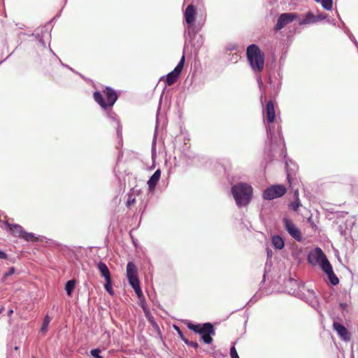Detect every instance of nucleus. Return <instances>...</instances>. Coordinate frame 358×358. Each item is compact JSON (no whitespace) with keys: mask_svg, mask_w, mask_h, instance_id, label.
<instances>
[{"mask_svg":"<svg viewBox=\"0 0 358 358\" xmlns=\"http://www.w3.org/2000/svg\"><path fill=\"white\" fill-rule=\"evenodd\" d=\"M316 2L319 3L321 1V0H315Z\"/></svg>","mask_w":358,"mask_h":358,"instance_id":"nucleus-38","label":"nucleus"},{"mask_svg":"<svg viewBox=\"0 0 358 358\" xmlns=\"http://www.w3.org/2000/svg\"><path fill=\"white\" fill-rule=\"evenodd\" d=\"M7 227L9 229L10 231L12 234L16 237L21 238L23 233H24V229L23 227L17 224H10L8 222H6Z\"/></svg>","mask_w":358,"mask_h":358,"instance_id":"nucleus-15","label":"nucleus"},{"mask_svg":"<svg viewBox=\"0 0 358 358\" xmlns=\"http://www.w3.org/2000/svg\"><path fill=\"white\" fill-rule=\"evenodd\" d=\"M302 206L300 199H294L289 204V208L294 212L298 211L299 207Z\"/></svg>","mask_w":358,"mask_h":358,"instance_id":"nucleus-22","label":"nucleus"},{"mask_svg":"<svg viewBox=\"0 0 358 358\" xmlns=\"http://www.w3.org/2000/svg\"><path fill=\"white\" fill-rule=\"evenodd\" d=\"M187 327L194 332L200 334L201 340L205 344H210L213 342L212 336L215 335V332L214 327L211 323L206 322L203 324H194L189 322L187 324Z\"/></svg>","mask_w":358,"mask_h":358,"instance_id":"nucleus-3","label":"nucleus"},{"mask_svg":"<svg viewBox=\"0 0 358 358\" xmlns=\"http://www.w3.org/2000/svg\"><path fill=\"white\" fill-rule=\"evenodd\" d=\"M184 342L189 346L194 348V349H197L199 348V344L196 342L189 341L187 339H184Z\"/></svg>","mask_w":358,"mask_h":358,"instance_id":"nucleus-30","label":"nucleus"},{"mask_svg":"<svg viewBox=\"0 0 358 358\" xmlns=\"http://www.w3.org/2000/svg\"><path fill=\"white\" fill-rule=\"evenodd\" d=\"M105 289L106 291L110 294L113 295L114 292L113 289V284H112V279L106 280V283L104 285Z\"/></svg>","mask_w":358,"mask_h":358,"instance_id":"nucleus-24","label":"nucleus"},{"mask_svg":"<svg viewBox=\"0 0 358 358\" xmlns=\"http://www.w3.org/2000/svg\"><path fill=\"white\" fill-rule=\"evenodd\" d=\"M326 255L320 248H316L313 251L310 252L308 255V261L313 266L320 265Z\"/></svg>","mask_w":358,"mask_h":358,"instance_id":"nucleus-10","label":"nucleus"},{"mask_svg":"<svg viewBox=\"0 0 358 358\" xmlns=\"http://www.w3.org/2000/svg\"><path fill=\"white\" fill-rule=\"evenodd\" d=\"M13 313V310L12 309H10L8 312V317H10L12 315V314Z\"/></svg>","mask_w":358,"mask_h":358,"instance_id":"nucleus-36","label":"nucleus"},{"mask_svg":"<svg viewBox=\"0 0 358 358\" xmlns=\"http://www.w3.org/2000/svg\"><path fill=\"white\" fill-rule=\"evenodd\" d=\"M271 241H272V244H273V247L276 249L280 250L285 245L283 239L279 236H277V235L273 236L272 237Z\"/></svg>","mask_w":358,"mask_h":358,"instance_id":"nucleus-18","label":"nucleus"},{"mask_svg":"<svg viewBox=\"0 0 358 358\" xmlns=\"http://www.w3.org/2000/svg\"><path fill=\"white\" fill-rule=\"evenodd\" d=\"M294 199H299V192L298 189H294Z\"/></svg>","mask_w":358,"mask_h":358,"instance_id":"nucleus-33","label":"nucleus"},{"mask_svg":"<svg viewBox=\"0 0 358 358\" xmlns=\"http://www.w3.org/2000/svg\"><path fill=\"white\" fill-rule=\"evenodd\" d=\"M320 266L325 273H329L333 270L331 264H330L327 257H325V258L320 263Z\"/></svg>","mask_w":358,"mask_h":358,"instance_id":"nucleus-19","label":"nucleus"},{"mask_svg":"<svg viewBox=\"0 0 358 358\" xmlns=\"http://www.w3.org/2000/svg\"><path fill=\"white\" fill-rule=\"evenodd\" d=\"M136 202V199L133 196L131 193H129L127 194V199L126 202L127 207L129 208L131 206L134 205Z\"/></svg>","mask_w":358,"mask_h":358,"instance_id":"nucleus-27","label":"nucleus"},{"mask_svg":"<svg viewBox=\"0 0 358 358\" xmlns=\"http://www.w3.org/2000/svg\"><path fill=\"white\" fill-rule=\"evenodd\" d=\"M282 222L286 231L296 241L301 242L303 239L302 234L300 229L293 223V222L287 217H284Z\"/></svg>","mask_w":358,"mask_h":358,"instance_id":"nucleus-8","label":"nucleus"},{"mask_svg":"<svg viewBox=\"0 0 358 358\" xmlns=\"http://www.w3.org/2000/svg\"><path fill=\"white\" fill-rule=\"evenodd\" d=\"M246 56L253 71L257 73L263 71L265 63V55L257 45L252 44L248 46Z\"/></svg>","mask_w":358,"mask_h":358,"instance_id":"nucleus-1","label":"nucleus"},{"mask_svg":"<svg viewBox=\"0 0 358 358\" xmlns=\"http://www.w3.org/2000/svg\"><path fill=\"white\" fill-rule=\"evenodd\" d=\"M287 188L283 185H274L267 187L263 192V198L266 200H273L284 196Z\"/></svg>","mask_w":358,"mask_h":358,"instance_id":"nucleus-6","label":"nucleus"},{"mask_svg":"<svg viewBox=\"0 0 358 358\" xmlns=\"http://www.w3.org/2000/svg\"><path fill=\"white\" fill-rule=\"evenodd\" d=\"M100 352L99 349H93L91 350L90 354L95 358H103L102 356L99 355Z\"/></svg>","mask_w":358,"mask_h":358,"instance_id":"nucleus-28","label":"nucleus"},{"mask_svg":"<svg viewBox=\"0 0 358 358\" xmlns=\"http://www.w3.org/2000/svg\"><path fill=\"white\" fill-rule=\"evenodd\" d=\"M174 328L178 331L181 339L184 341V339H186V338H185V336H184L183 334L182 333L181 330L180 329V328L176 325L174 326Z\"/></svg>","mask_w":358,"mask_h":358,"instance_id":"nucleus-32","label":"nucleus"},{"mask_svg":"<svg viewBox=\"0 0 358 358\" xmlns=\"http://www.w3.org/2000/svg\"><path fill=\"white\" fill-rule=\"evenodd\" d=\"M160 177L161 171L160 169H157L148 181V185L150 192H153L155 189L156 185L159 181Z\"/></svg>","mask_w":358,"mask_h":358,"instance_id":"nucleus-14","label":"nucleus"},{"mask_svg":"<svg viewBox=\"0 0 358 358\" xmlns=\"http://www.w3.org/2000/svg\"><path fill=\"white\" fill-rule=\"evenodd\" d=\"M230 356L231 358H240L234 346H232L230 349Z\"/></svg>","mask_w":358,"mask_h":358,"instance_id":"nucleus-29","label":"nucleus"},{"mask_svg":"<svg viewBox=\"0 0 358 358\" xmlns=\"http://www.w3.org/2000/svg\"><path fill=\"white\" fill-rule=\"evenodd\" d=\"M317 21V17L311 12H308L304 17L299 20V24L303 25L316 22Z\"/></svg>","mask_w":358,"mask_h":358,"instance_id":"nucleus-17","label":"nucleus"},{"mask_svg":"<svg viewBox=\"0 0 358 358\" xmlns=\"http://www.w3.org/2000/svg\"><path fill=\"white\" fill-rule=\"evenodd\" d=\"M15 350H18V347H15Z\"/></svg>","mask_w":358,"mask_h":358,"instance_id":"nucleus-39","label":"nucleus"},{"mask_svg":"<svg viewBox=\"0 0 358 358\" xmlns=\"http://www.w3.org/2000/svg\"><path fill=\"white\" fill-rule=\"evenodd\" d=\"M196 8L193 5H189L184 13L185 19L188 25H192L196 20Z\"/></svg>","mask_w":358,"mask_h":358,"instance_id":"nucleus-11","label":"nucleus"},{"mask_svg":"<svg viewBox=\"0 0 358 358\" xmlns=\"http://www.w3.org/2000/svg\"><path fill=\"white\" fill-rule=\"evenodd\" d=\"M3 309H4V308H3V307H2V308L0 309V313H1L3 312Z\"/></svg>","mask_w":358,"mask_h":358,"instance_id":"nucleus-37","label":"nucleus"},{"mask_svg":"<svg viewBox=\"0 0 358 358\" xmlns=\"http://www.w3.org/2000/svg\"><path fill=\"white\" fill-rule=\"evenodd\" d=\"M266 118L269 123H272L275 119V110L273 102L272 101H268L266 106Z\"/></svg>","mask_w":358,"mask_h":358,"instance_id":"nucleus-13","label":"nucleus"},{"mask_svg":"<svg viewBox=\"0 0 358 358\" xmlns=\"http://www.w3.org/2000/svg\"><path fill=\"white\" fill-rule=\"evenodd\" d=\"M50 322V317L48 315H46L43 320L42 327L41 331L43 333L46 332L48 329V327Z\"/></svg>","mask_w":358,"mask_h":358,"instance_id":"nucleus-26","label":"nucleus"},{"mask_svg":"<svg viewBox=\"0 0 358 358\" xmlns=\"http://www.w3.org/2000/svg\"><path fill=\"white\" fill-rule=\"evenodd\" d=\"M333 327L334 330L336 331L340 337L344 341H349L350 335L348 329L338 322H334Z\"/></svg>","mask_w":358,"mask_h":358,"instance_id":"nucleus-12","label":"nucleus"},{"mask_svg":"<svg viewBox=\"0 0 358 358\" xmlns=\"http://www.w3.org/2000/svg\"><path fill=\"white\" fill-rule=\"evenodd\" d=\"M33 358H35V357H33Z\"/></svg>","mask_w":358,"mask_h":358,"instance_id":"nucleus-40","label":"nucleus"},{"mask_svg":"<svg viewBox=\"0 0 358 358\" xmlns=\"http://www.w3.org/2000/svg\"><path fill=\"white\" fill-rule=\"evenodd\" d=\"M326 274L328 275L329 280L332 285H336L338 284L339 280L337 278L336 275L334 273L333 270L329 273H327Z\"/></svg>","mask_w":358,"mask_h":358,"instance_id":"nucleus-23","label":"nucleus"},{"mask_svg":"<svg viewBox=\"0 0 358 358\" xmlns=\"http://www.w3.org/2000/svg\"><path fill=\"white\" fill-rule=\"evenodd\" d=\"M231 193L238 207L247 206L252 196V187L243 182H239L231 187Z\"/></svg>","mask_w":358,"mask_h":358,"instance_id":"nucleus-2","label":"nucleus"},{"mask_svg":"<svg viewBox=\"0 0 358 358\" xmlns=\"http://www.w3.org/2000/svg\"><path fill=\"white\" fill-rule=\"evenodd\" d=\"M292 179L291 178L289 174H287V181L290 186L292 185Z\"/></svg>","mask_w":358,"mask_h":358,"instance_id":"nucleus-35","label":"nucleus"},{"mask_svg":"<svg viewBox=\"0 0 358 358\" xmlns=\"http://www.w3.org/2000/svg\"><path fill=\"white\" fill-rule=\"evenodd\" d=\"M76 281L74 280H69L65 285V290L69 296H71L74 289Z\"/></svg>","mask_w":358,"mask_h":358,"instance_id":"nucleus-20","label":"nucleus"},{"mask_svg":"<svg viewBox=\"0 0 358 358\" xmlns=\"http://www.w3.org/2000/svg\"><path fill=\"white\" fill-rule=\"evenodd\" d=\"M323 8L327 10H331L333 6V0H321Z\"/></svg>","mask_w":358,"mask_h":358,"instance_id":"nucleus-25","label":"nucleus"},{"mask_svg":"<svg viewBox=\"0 0 358 358\" xmlns=\"http://www.w3.org/2000/svg\"><path fill=\"white\" fill-rule=\"evenodd\" d=\"M15 271V268H14V267H11V268H9V270H8V272H6V273L4 274V275H3V280H5L8 276H10V275H11L14 274Z\"/></svg>","mask_w":358,"mask_h":358,"instance_id":"nucleus-31","label":"nucleus"},{"mask_svg":"<svg viewBox=\"0 0 358 358\" xmlns=\"http://www.w3.org/2000/svg\"><path fill=\"white\" fill-rule=\"evenodd\" d=\"M21 238H24L27 241H31V242L38 241L39 240V238L38 237L35 236V235L34 234L28 233V232H26L25 231H24V233H23Z\"/></svg>","mask_w":358,"mask_h":358,"instance_id":"nucleus-21","label":"nucleus"},{"mask_svg":"<svg viewBox=\"0 0 358 358\" xmlns=\"http://www.w3.org/2000/svg\"><path fill=\"white\" fill-rule=\"evenodd\" d=\"M97 268L101 276L104 278L105 280L111 278L110 271L107 265L104 262H99L97 264Z\"/></svg>","mask_w":358,"mask_h":358,"instance_id":"nucleus-16","label":"nucleus"},{"mask_svg":"<svg viewBox=\"0 0 358 358\" xmlns=\"http://www.w3.org/2000/svg\"><path fill=\"white\" fill-rule=\"evenodd\" d=\"M127 277L137 296L138 298L143 296V292L140 287V281L138 276V270L136 265L131 262H128L127 265Z\"/></svg>","mask_w":358,"mask_h":358,"instance_id":"nucleus-5","label":"nucleus"},{"mask_svg":"<svg viewBox=\"0 0 358 358\" xmlns=\"http://www.w3.org/2000/svg\"><path fill=\"white\" fill-rule=\"evenodd\" d=\"M297 17L298 15L295 13H285L281 14L277 20L275 29L276 31L280 30L285 25L295 20Z\"/></svg>","mask_w":358,"mask_h":358,"instance_id":"nucleus-9","label":"nucleus"},{"mask_svg":"<svg viewBox=\"0 0 358 358\" xmlns=\"http://www.w3.org/2000/svg\"><path fill=\"white\" fill-rule=\"evenodd\" d=\"M103 93L106 96V100H104L101 93L98 91L94 92L93 98L102 108L106 109L114 105L117 99V94L116 92L110 87H106L103 90Z\"/></svg>","mask_w":358,"mask_h":358,"instance_id":"nucleus-4","label":"nucleus"},{"mask_svg":"<svg viewBox=\"0 0 358 358\" xmlns=\"http://www.w3.org/2000/svg\"><path fill=\"white\" fill-rule=\"evenodd\" d=\"M185 64V56L182 55L178 65L175 69L169 73L166 77L165 83L167 85H173L179 78Z\"/></svg>","mask_w":358,"mask_h":358,"instance_id":"nucleus-7","label":"nucleus"},{"mask_svg":"<svg viewBox=\"0 0 358 358\" xmlns=\"http://www.w3.org/2000/svg\"><path fill=\"white\" fill-rule=\"evenodd\" d=\"M7 258V255L2 252V251H0V259H6Z\"/></svg>","mask_w":358,"mask_h":358,"instance_id":"nucleus-34","label":"nucleus"}]
</instances>
